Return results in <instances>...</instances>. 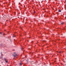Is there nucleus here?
Listing matches in <instances>:
<instances>
[{
    "mask_svg": "<svg viewBox=\"0 0 66 66\" xmlns=\"http://www.w3.org/2000/svg\"><path fill=\"white\" fill-rule=\"evenodd\" d=\"M13 56L14 57H16L17 56V54L13 55Z\"/></svg>",
    "mask_w": 66,
    "mask_h": 66,
    "instance_id": "f257e3e1",
    "label": "nucleus"
},
{
    "mask_svg": "<svg viewBox=\"0 0 66 66\" xmlns=\"http://www.w3.org/2000/svg\"><path fill=\"white\" fill-rule=\"evenodd\" d=\"M7 66H9V65H7Z\"/></svg>",
    "mask_w": 66,
    "mask_h": 66,
    "instance_id": "4468645a",
    "label": "nucleus"
},
{
    "mask_svg": "<svg viewBox=\"0 0 66 66\" xmlns=\"http://www.w3.org/2000/svg\"><path fill=\"white\" fill-rule=\"evenodd\" d=\"M59 53H61V52H60Z\"/></svg>",
    "mask_w": 66,
    "mask_h": 66,
    "instance_id": "9d476101",
    "label": "nucleus"
},
{
    "mask_svg": "<svg viewBox=\"0 0 66 66\" xmlns=\"http://www.w3.org/2000/svg\"><path fill=\"white\" fill-rule=\"evenodd\" d=\"M35 13V12L34 11V13Z\"/></svg>",
    "mask_w": 66,
    "mask_h": 66,
    "instance_id": "6e6552de",
    "label": "nucleus"
},
{
    "mask_svg": "<svg viewBox=\"0 0 66 66\" xmlns=\"http://www.w3.org/2000/svg\"><path fill=\"white\" fill-rule=\"evenodd\" d=\"M20 65H21H21H22V64L21 63H20Z\"/></svg>",
    "mask_w": 66,
    "mask_h": 66,
    "instance_id": "7ed1b4c3",
    "label": "nucleus"
},
{
    "mask_svg": "<svg viewBox=\"0 0 66 66\" xmlns=\"http://www.w3.org/2000/svg\"><path fill=\"white\" fill-rule=\"evenodd\" d=\"M28 42H29V41H28Z\"/></svg>",
    "mask_w": 66,
    "mask_h": 66,
    "instance_id": "2eb2a0df",
    "label": "nucleus"
},
{
    "mask_svg": "<svg viewBox=\"0 0 66 66\" xmlns=\"http://www.w3.org/2000/svg\"><path fill=\"white\" fill-rule=\"evenodd\" d=\"M61 23L62 24H64V23H63V22Z\"/></svg>",
    "mask_w": 66,
    "mask_h": 66,
    "instance_id": "39448f33",
    "label": "nucleus"
},
{
    "mask_svg": "<svg viewBox=\"0 0 66 66\" xmlns=\"http://www.w3.org/2000/svg\"><path fill=\"white\" fill-rule=\"evenodd\" d=\"M63 62H65V61H63Z\"/></svg>",
    "mask_w": 66,
    "mask_h": 66,
    "instance_id": "f8f14e48",
    "label": "nucleus"
},
{
    "mask_svg": "<svg viewBox=\"0 0 66 66\" xmlns=\"http://www.w3.org/2000/svg\"><path fill=\"white\" fill-rule=\"evenodd\" d=\"M15 37V36H13V37Z\"/></svg>",
    "mask_w": 66,
    "mask_h": 66,
    "instance_id": "0eeeda50",
    "label": "nucleus"
},
{
    "mask_svg": "<svg viewBox=\"0 0 66 66\" xmlns=\"http://www.w3.org/2000/svg\"><path fill=\"white\" fill-rule=\"evenodd\" d=\"M1 53V55H2V53Z\"/></svg>",
    "mask_w": 66,
    "mask_h": 66,
    "instance_id": "9b49d317",
    "label": "nucleus"
},
{
    "mask_svg": "<svg viewBox=\"0 0 66 66\" xmlns=\"http://www.w3.org/2000/svg\"><path fill=\"white\" fill-rule=\"evenodd\" d=\"M58 12H61V10H59V11H58Z\"/></svg>",
    "mask_w": 66,
    "mask_h": 66,
    "instance_id": "f03ea898",
    "label": "nucleus"
},
{
    "mask_svg": "<svg viewBox=\"0 0 66 66\" xmlns=\"http://www.w3.org/2000/svg\"><path fill=\"white\" fill-rule=\"evenodd\" d=\"M8 62L7 61H6V63H7Z\"/></svg>",
    "mask_w": 66,
    "mask_h": 66,
    "instance_id": "423d86ee",
    "label": "nucleus"
},
{
    "mask_svg": "<svg viewBox=\"0 0 66 66\" xmlns=\"http://www.w3.org/2000/svg\"><path fill=\"white\" fill-rule=\"evenodd\" d=\"M2 34V33H1V32H0V34Z\"/></svg>",
    "mask_w": 66,
    "mask_h": 66,
    "instance_id": "1a4fd4ad",
    "label": "nucleus"
},
{
    "mask_svg": "<svg viewBox=\"0 0 66 66\" xmlns=\"http://www.w3.org/2000/svg\"><path fill=\"white\" fill-rule=\"evenodd\" d=\"M23 48H21V50H22V49Z\"/></svg>",
    "mask_w": 66,
    "mask_h": 66,
    "instance_id": "ddd939ff",
    "label": "nucleus"
},
{
    "mask_svg": "<svg viewBox=\"0 0 66 66\" xmlns=\"http://www.w3.org/2000/svg\"><path fill=\"white\" fill-rule=\"evenodd\" d=\"M4 60L5 61H6V59L5 58H4Z\"/></svg>",
    "mask_w": 66,
    "mask_h": 66,
    "instance_id": "20e7f679",
    "label": "nucleus"
}]
</instances>
